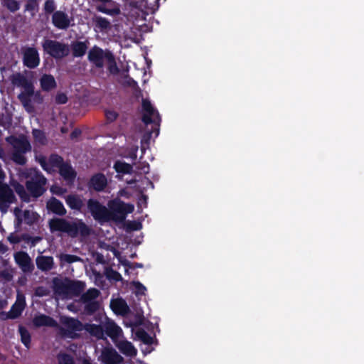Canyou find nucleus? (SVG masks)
<instances>
[{
	"label": "nucleus",
	"mask_w": 364,
	"mask_h": 364,
	"mask_svg": "<svg viewBox=\"0 0 364 364\" xmlns=\"http://www.w3.org/2000/svg\"><path fill=\"white\" fill-rule=\"evenodd\" d=\"M107 205L108 208L95 198H90L87 201L88 212L101 225L110 221L122 223L127 214L134 210L133 205L125 203L119 199L111 200Z\"/></svg>",
	"instance_id": "obj_1"
},
{
	"label": "nucleus",
	"mask_w": 364,
	"mask_h": 364,
	"mask_svg": "<svg viewBox=\"0 0 364 364\" xmlns=\"http://www.w3.org/2000/svg\"><path fill=\"white\" fill-rule=\"evenodd\" d=\"M48 227L51 232H61L73 238L77 237L78 235L89 236L92 230L82 219L70 222L65 218H53L49 220Z\"/></svg>",
	"instance_id": "obj_2"
},
{
	"label": "nucleus",
	"mask_w": 364,
	"mask_h": 364,
	"mask_svg": "<svg viewBox=\"0 0 364 364\" xmlns=\"http://www.w3.org/2000/svg\"><path fill=\"white\" fill-rule=\"evenodd\" d=\"M21 177L26 179V188L34 200L38 199L46 192L48 180L38 168H25L21 172Z\"/></svg>",
	"instance_id": "obj_3"
},
{
	"label": "nucleus",
	"mask_w": 364,
	"mask_h": 364,
	"mask_svg": "<svg viewBox=\"0 0 364 364\" xmlns=\"http://www.w3.org/2000/svg\"><path fill=\"white\" fill-rule=\"evenodd\" d=\"M85 284L79 280H72L68 277L63 279L55 277L52 279V289L58 296L68 297L79 296L84 291Z\"/></svg>",
	"instance_id": "obj_4"
},
{
	"label": "nucleus",
	"mask_w": 364,
	"mask_h": 364,
	"mask_svg": "<svg viewBox=\"0 0 364 364\" xmlns=\"http://www.w3.org/2000/svg\"><path fill=\"white\" fill-rule=\"evenodd\" d=\"M6 141L14 149L11 157V160L17 165L24 166L27 163V159L24 154L30 152L32 149L27 136L24 134L18 136H10L6 138Z\"/></svg>",
	"instance_id": "obj_5"
},
{
	"label": "nucleus",
	"mask_w": 364,
	"mask_h": 364,
	"mask_svg": "<svg viewBox=\"0 0 364 364\" xmlns=\"http://www.w3.org/2000/svg\"><path fill=\"white\" fill-rule=\"evenodd\" d=\"M10 80L13 85L23 88V91L18 95V99L23 107L26 109L31 107V95L33 94L34 89L32 81L21 73L13 74Z\"/></svg>",
	"instance_id": "obj_6"
},
{
	"label": "nucleus",
	"mask_w": 364,
	"mask_h": 364,
	"mask_svg": "<svg viewBox=\"0 0 364 364\" xmlns=\"http://www.w3.org/2000/svg\"><path fill=\"white\" fill-rule=\"evenodd\" d=\"M43 51L55 59H62L68 55V45L51 39H45L42 43Z\"/></svg>",
	"instance_id": "obj_7"
},
{
	"label": "nucleus",
	"mask_w": 364,
	"mask_h": 364,
	"mask_svg": "<svg viewBox=\"0 0 364 364\" xmlns=\"http://www.w3.org/2000/svg\"><path fill=\"white\" fill-rule=\"evenodd\" d=\"M142 109L144 113L142 116V122L146 124H158L161 118L159 113L153 107L149 100H142Z\"/></svg>",
	"instance_id": "obj_8"
},
{
	"label": "nucleus",
	"mask_w": 364,
	"mask_h": 364,
	"mask_svg": "<svg viewBox=\"0 0 364 364\" xmlns=\"http://www.w3.org/2000/svg\"><path fill=\"white\" fill-rule=\"evenodd\" d=\"M23 64L29 69H34L40 64L38 50L34 47H26L22 50Z\"/></svg>",
	"instance_id": "obj_9"
},
{
	"label": "nucleus",
	"mask_w": 364,
	"mask_h": 364,
	"mask_svg": "<svg viewBox=\"0 0 364 364\" xmlns=\"http://www.w3.org/2000/svg\"><path fill=\"white\" fill-rule=\"evenodd\" d=\"M14 259L24 273H31L34 269V265L27 252L23 251L17 252L14 254Z\"/></svg>",
	"instance_id": "obj_10"
},
{
	"label": "nucleus",
	"mask_w": 364,
	"mask_h": 364,
	"mask_svg": "<svg viewBox=\"0 0 364 364\" xmlns=\"http://www.w3.org/2000/svg\"><path fill=\"white\" fill-rule=\"evenodd\" d=\"M107 186V178L102 173L93 174L87 182V188L90 191L96 192L103 191Z\"/></svg>",
	"instance_id": "obj_11"
},
{
	"label": "nucleus",
	"mask_w": 364,
	"mask_h": 364,
	"mask_svg": "<svg viewBox=\"0 0 364 364\" xmlns=\"http://www.w3.org/2000/svg\"><path fill=\"white\" fill-rule=\"evenodd\" d=\"M101 358L104 364H123L124 363L123 357L112 348H105L102 352Z\"/></svg>",
	"instance_id": "obj_12"
},
{
	"label": "nucleus",
	"mask_w": 364,
	"mask_h": 364,
	"mask_svg": "<svg viewBox=\"0 0 364 364\" xmlns=\"http://www.w3.org/2000/svg\"><path fill=\"white\" fill-rule=\"evenodd\" d=\"M52 23L58 29L66 30L70 26V19L65 12L55 11L52 15Z\"/></svg>",
	"instance_id": "obj_13"
},
{
	"label": "nucleus",
	"mask_w": 364,
	"mask_h": 364,
	"mask_svg": "<svg viewBox=\"0 0 364 364\" xmlns=\"http://www.w3.org/2000/svg\"><path fill=\"white\" fill-rule=\"evenodd\" d=\"M88 60L92 63L97 68H102L104 66V58L105 53L104 50L96 46L92 48L88 53Z\"/></svg>",
	"instance_id": "obj_14"
},
{
	"label": "nucleus",
	"mask_w": 364,
	"mask_h": 364,
	"mask_svg": "<svg viewBox=\"0 0 364 364\" xmlns=\"http://www.w3.org/2000/svg\"><path fill=\"white\" fill-rule=\"evenodd\" d=\"M47 209L59 216H64L67 213V210L63 203L55 197H51L46 203Z\"/></svg>",
	"instance_id": "obj_15"
},
{
	"label": "nucleus",
	"mask_w": 364,
	"mask_h": 364,
	"mask_svg": "<svg viewBox=\"0 0 364 364\" xmlns=\"http://www.w3.org/2000/svg\"><path fill=\"white\" fill-rule=\"evenodd\" d=\"M67 205L73 210L83 213L84 202L81 196L77 194H69L65 198Z\"/></svg>",
	"instance_id": "obj_16"
},
{
	"label": "nucleus",
	"mask_w": 364,
	"mask_h": 364,
	"mask_svg": "<svg viewBox=\"0 0 364 364\" xmlns=\"http://www.w3.org/2000/svg\"><path fill=\"white\" fill-rule=\"evenodd\" d=\"M26 306V301L23 296H22V299H20L19 296H18L16 302L12 305L10 311L6 313V319H15L19 317L22 311H23Z\"/></svg>",
	"instance_id": "obj_17"
},
{
	"label": "nucleus",
	"mask_w": 364,
	"mask_h": 364,
	"mask_svg": "<svg viewBox=\"0 0 364 364\" xmlns=\"http://www.w3.org/2000/svg\"><path fill=\"white\" fill-rule=\"evenodd\" d=\"M105 333L109 336L114 343H116L122 335V329L114 321L108 322L105 326Z\"/></svg>",
	"instance_id": "obj_18"
},
{
	"label": "nucleus",
	"mask_w": 364,
	"mask_h": 364,
	"mask_svg": "<svg viewBox=\"0 0 364 364\" xmlns=\"http://www.w3.org/2000/svg\"><path fill=\"white\" fill-rule=\"evenodd\" d=\"M58 172L59 174L63 178V179L66 181L73 182L75 181L77 173L75 169L72 167L70 162H65L62 166L59 167Z\"/></svg>",
	"instance_id": "obj_19"
},
{
	"label": "nucleus",
	"mask_w": 364,
	"mask_h": 364,
	"mask_svg": "<svg viewBox=\"0 0 364 364\" xmlns=\"http://www.w3.org/2000/svg\"><path fill=\"white\" fill-rule=\"evenodd\" d=\"M88 41H75L71 43L72 55L74 58L83 57L88 48Z\"/></svg>",
	"instance_id": "obj_20"
},
{
	"label": "nucleus",
	"mask_w": 364,
	"mask_h": 364,
	"mask_svg": "<svg viewBox=\"0 0 364 364\" xmlns=\"http://www.w3.org/2000/svg\"><path fill=\"white\" fill-rule=\"evenodd\" d=\"M114 343L119 351L126 356L134 357L136 355L137 350L131 342L128 341H117Z\"/></svg>",
	"instance_id": "obj_21"
},
{
	"label": "nucleus",
	"mask_w": 364,
	"mask_h": 364,
	"mask_svg": "<svg viewBox=\"0 0 364 364\" xmlns=\"http://www.w3.org/2000/svg\"><path fill=\"white\" fill-rule=\"evenodd\" d=\"M33 323L37 327L41 326H48V327H55L58 323L57 321L50 316H47L45 314H41L39 316H36L33 318Z\"/></svg>",
	"instance_id": "obj_22"
},
{
	"label": "nucleus",
	"mask_w": 364,
	"mask_h": 364,
	"mask_svg": "<svg viewBox=\"0 0 364 364\" xmlns=\"http://www.w3.org/2000/svg\"><path fill=\"white\" fill-rule=\"evenodd\" d=\"M63 323L70 333L82 331L85 328L80 321L72 317H66L63 321Z\"/></svg>",
	"instance_id": "obj_23"
},
{
	"label": "nucleus",
	"mask_w": 364,
	"mask_h": 364,
	"mask_svg": "<svg viewBox=\"0 0 364 364\" xmlns=\"http://www.w3.org/2000/svg\"><path fill=\"white\" fill-rule=\"evenodd\" d=\"M41 87L43 91L49 92L56 87V81L50 74H43L40 78Z\"/></svg>",
	"instance_id": "obj_24"
},
{
	"label": "nucleus",
	"mask_w": 364,
	"mask_h": 364,
	"mask_svg": "<svg viewBox=\"0 0 364 364\" xmlns=\"http://www.w3.org/2000/svg\"><path fill=\"white\" fill-rule=\"evenodd\" d=\"M92 22L96 31H99L102 32L110 28L109 21L101 16L95 15L92 18Z\"/></svg>",
	"instance_id": "obj_25"
},
{
	"label": "nucleus",
	"mask_w": 364,
	"mask_h": 364,
	"mask_svg": "<svg viewBox=\"0 0 364 364\" xmlns=\"http://www.w3.org/2000/svg\"><path fill=\"white\" fill-rule=\"evenodd\" d=\"M36 265L41 271H49L53 267V258L50 256L38 257L36 258Z\"/></svg>",
	"instance_id": "obj_26"
},
{
	"label": "nucleus",
	"mask_w": 364,
	"mask_h": 364,
	"mask_svg": "<svg viewBox=\"0 0 364 364\" xmlns=\"http://www.w3.org/2000/svg\"><path fill=\"white\" fill-rule=\"evenodd\" d=\"M111 307L115 314L122 316L128 314L129 311L127 302L122 299H119L112 302Z\"/></svg>",
	"instance_id": "obj_27"
},
{
	"label": "nucleus",
	"mask_w": 364,
	"mask_h": 364,
	"mask_svg": "<svg viewBox=\"0 0 364 364\" xmlns=\"http://www.w3.org/2000/svg\"><path fill=\"white\" fill-rule=\"evenodd\" d=\"M14 188L16 194L19 196L22 202L29 203L31 200V196L29 192L27 191L26 186L16 182L14 185Z\"/></svg>",
	"instance_id": "obj_28"
},
{
	"label": "nucleus",
	"mask_w": 364,
	"mask_h": 364,
	"mask_svg": "<svg viewBox=\"0 0 364 364\" xmlns=\"http://www.w3.org/2000/svg\"><path fill=\"white\" fill-rule=\"evenodd\" d=\"M85 329L91 336L96 337L98 339H102L104 337L105 331L101 325L87 323L85 326Z\"/></svg>",
	"instance_id": "obj_29"
},
{
	"label": "nucleus",
	"mask_w": 364,
	"mask_h": 364,
	"mask_svg": "<svg viewBox=\"0 0 364 364\" xmlns=\"http://www.w3.org/2000/svg\"><path fill=\"white\" fill-rule=\"evenodd\" d=\"M114 168L117 173L122 174H130L133 171L132 165L119 160L114 162Z\"/></svg>",
	"instance_id": "obj_30"
},
{
	"label": "nucleus",
	"mask_w": 364,
	"mask_h": 364,
	"mask_svg": "<svg viewBox=\"0 0 364 364\" xmlns=\"http://www.w3.org/2000/svg\"><path fill=\"white\" fill-rule=\"evenodd\" d=\"M105 58L108 61V71L112 75H117L119 72V69L117 65L114 55L111 52L107 51L105 53Z\"/></svg>",
	"instance_id": "obj_31"
},
{
	"label": "nucleus",
	"mask_w": 364,
	"mask_h": 364,
	"mask_svg": "<svg viewBox=\"0 0 364 364\" xmlns=\"http://www.w3.org/2000/svg\"><path fill=\"white\" fill-rule=\"evenodd\" d=\"M100 295V291L95 288L89 289L86 292L82 294L80 297L82 302L93 301Z\"/></svg>",
	"instance_id": "obj_32"
},
{
	"label": "nucleus",
	"mask_w": 364,
	"mask_h": 364,
	"mask_svg": "<svg viewBox=\"0 0 364 364\" xmlns=\"http://www.w3.org/2000/svg\"><path fill=\"white\" fill-rule=\"evenodd\" d=\"M18 332L21 336V341L26 348H29L31 346V337L27 328L23 326H19Z\"/></svg>",
	"instance_id": "obj_33"
},
{
	"label": "nucleus",
	"mask_w": 364,
	"mask_h": 364,
	"mask_svg": "<svg viewBox=\"0 0 364 364\" xmlns=\"http://www.w3.org/2000/svg\"><path fill=\"white\" fill-rule=\"evenodd\" d=\"M136 336L144 344L151 345L154 343V338L144 329L139 328L135 333Z\"/></svg>",
	"instance_id": "obj_34"
},
{
	"label": "nucleus",
	"mask_w": 364,
	"mask_h": 364,
	"mask_svg": "<svg viewBox=\"0 0 364 364\" xmlns=\"http://www.w3.org/2000/svg\"><path fill=\"white\" fill-rule=\"evenodd\" d=\"M85 306L83 312L86 315L91 316L94 314L100 308V304L97 301L82 302Z\"/></svg>",
	"instance_id": "obj_35"
},
{
	"label": "nucleus",
	"mask_w": 364,
	"mask_h": 364,
	"mask_svg": "<svg viewBox=\"0 0 364 364\" xmlns=\"http://www.w3.org/2000/svg\"><path fill=\"white\" fill-rule=\"evenodd\" d=\"M65 163L63 158L58 154H51L48 158V164L52 168H59Z\"/></svg>",
	"instance_id": "obj_36"
},
{
	"label": "nucleus",
	"mask_w": 364,
	"mask_h": 364,
	"mask_svg": "<svg viewBox=\"0 0 364 364\" xmlns=\"http://www.w3.org/2000/svg\"><path fill=\"white\" fill-rule=\"evenodd\" d=\"M1 4L12 13L17 11L20 9V3L17 0H2Z\"/></svg>",
	"instance_id": "obj_37"
},
{
	"label": "nucleus",
	"mask_w": 364,
	"mask_h": 364,
	"mask_svg": "<svg viewBox=\"0 0 364 364\" xmlns=\"http://www.w3.org/2000/svg\"><path fill=\"white\" fill-rule=\"evenodd\" d=\"M32 134L36 141L42 145H45L46 144L47 139L45 132L43 130L34 129L32 131Z\"/></svg>",
	"instance_id": "obj_38"
},
{
	"label": "nucleus",
	"mask_w": 364,
	"mask_h": 364,
	"mask_svg": "<svg viewBox=\"0 0 364 364\" xmlns=\"http://www.w3.org/2000/svg\"><path fill=\"white\" fill-rule=\"evenodd\" d=\"M105 276L109 280H113L114 282H120L122 280V275L111 267L106 268Z\"/></svg>",
	"instance_id": "obj_39"
},
{
	"label": "nucleus",
	"mask_w": 364,
	"mask_h": 364,
	"mask_svg": "<svg viewBox=\"0 0 364 364\" xmlns=\"http://www.w3.org/2000/svg\"><path fill=\"white\" fill-rule=\"evenodd\" d=\"M57 358L58 364H75L73 357L66 353H60Z\"/></svg>",
	"instance_id": "obj_40"
},
{
	"label": "nucleus",
	"mask_w": 364,
	"mask_h": 364,
	"mask_svg": "<svg viewBox=\"0 0 364 364\" xmlns=\"http://www.w3.org/2000/svg\"><path fill=\"white\" fill-rule=\"evenodd\" d=\"M60 259L66 263L72 264L77 262L82 261V259L77 255H70V254H64L60 256Z\"/></svg>",
	"instance_id": "obj_41"
},
{
	"label": "nucleus",
	"mask_w": 364,
	"mask_h": 364,
	"mask_svg": "<svg viewBox=\"0 0 364 364\" xmlns=\"http://www.w3.org/2000/svg\"><path fill=\"white\" fill-rule=\"evenodd\" d=\"M56 6L54 0H46L44 3V12L46 14H53L55 11Z\"/></svg>",
	"instance_id": "obj_42"
},
{
	"label": "nucleus",
	"mask_w": 364,
	"mask_h": 364,
	"mask_svg": "<svg viewBox=\"0 0 364 364\" xmlns=\"http://www.w3.org/2000/svg\"><path fill=\"white\" fill-rule=\"evenodd\" d=\"M38 4L36 0H28V2L25 5V10L31 13L34 15L38 11Z\"/></svg>",
	"instance_id": "obj_43"
},
{
	"label": "nucleus",
	"mask_w": 364,
	"mask_h": 364,
	"mask_svg": "<svg viewBox=\"0 0 364 364\" xmlns=\"http://www.w3.org/2000/svg\"><path fill=\"white\" fill-rule=\"evenodd\" d=\"M105 115L106 117L107 122L112 123L117 119L119 114L114 110L106 109Z\"/></svg>",
	"instance_id": "obj_44"
},
{
	"label": "nucleus",
	"mask_w": 364,
	"mask_h": 364,
	"mask_svg": "<svg viewBox=\"0 0 364 364\" xmlns=\"http://www.w3.org/2000/svg\"><path fill=\"white\" fill-rule=\"evenodd\" d=\"M97 11H100L101 13L108 14V15H113L117 14L119 13V9H107L105 5H99L96 8Z\"/></svg>",
	"instance_id": "obj_45"
},
{
	"label": "nucleus",
	"mask_w": 364,
	"mask_h": 364,
	"mask_svg": "<svg viewBox=\"0 0 364 364\" xmlns=\"http://www.w3.org/2000/svg\"><path fill=\"white\" fill-rule=\"evenodd\" d=\"M31 98H33L34 102L37 104H42L43 102V97L41 95L40 91H35V88L33 89V92L31 95ZM32 100V99H31ZM31 107H29L27 110H28Z\"/></svg>",
	"instance_id": "obj_46"
},
{
	"label": "nucleus",
	"mask_w": 364,
	"mask_h": 364,
	"mask_svg": "<svg viewBox=\"0 0 364 364\" xmlns=\"http://www.w3.org/2000/svg\"><path fill=\"white\" fill-rule=\"evenodd\" d=\"M133 286L135 288L136 294L140 295H144L146 288L140 282H133Z\"/></svg>",
	"instance_id": "obj_47"
},
{
	"label": "nucleus",
	"mask_w": 364,
	"mask_h": 364,
	"mask_svg": "<svg viewBox=\"0 0 364 364\" xmlns=\"http://www.w3.org/2000/svg\"><path fill=\"white\" fill-rule=\"evenodd\" d=\"M49 293L48 288L43 286H39L35 289V294L39 297L48 296Z\"/></svg>",
	"instance_id": "obj_48"
},
{
	"label": "nucleus",
	"mask_w": 364,
	"mask_h": 364,
	"mask_svg": "<svg viewBox=\"0 0 364 364\" xmlns=\"http://www.w3.org/2000/svg\"><path fill=\"white\" fill-rule=\"evenodd\" d=\"M55 102L58 105H64L68 102V97L64 92H58L55 97Z\"/></svg>",
	"instance_id": "obj_49"
},
{
	"label": "nucleus",
	"mask_w": 364,
	"mask_h": 364,
	"mask_svg": "<svg viewBox=\"0 0 364 364\" xmlns=\"http://www.w3.org/2000/svg\"><path fill=\"white\" fill-rule=\"evenodd\" d=\"M123 265L125 266L126 267H128L129 269H134L136 268H142L143 267V264H141V263L131 262L129 261H125L123 263Z\"/></svg>",
	"instance_id": "obj_50"
},
{
	"label": "nucleus",
	"mask_w": 364,
	"mask_h": 364,
	"mask_svg": "<svg viewBox=\"0 0 364 364\" xmlns=\"http://www.w3.org/2000/svg\"><path fill=\"white\" fill-rule=\"evenodd\" d=\"M11 124V119L10 117H5L4 114L0 117V126L4 127H9Z\"/></svg>",
	"instance_id": "obj_51"
},
{
	"label": "nucleus",
	"mask_w": 364,
	"mask_h": 364,
	"mask_svg": "<svg viewBox=\"0 0 364 364\" xmlns=\"http://www.w3.org/2000/svg\"><path fill=\"white\" fill-rule=\"evenodd\" d=\"M36 159L43 170L47 171L48 169L46 158L44 156H39L38 157H36Z\"/></svg>",
	"instance_id": "obj_52"
},
{
	"label": "nucleus",
	"mask_w": 364,
	"mask_h": 364,
	"mask_svg": "<svg viewBox=\"0 0 364 364\" xmlns=\"http://www.w3.org/2000/svg\"><path fill=\"white\" fill-rule=\"evenodd\" d=\"M8 240L12 244H18L21 242L19 237L10 235L8 237Z\"/></svg>",
	"instance_id": "obj_53"
},
{
	"label": "nucleus",
	"mask_w": 364,
	"mask_h": 364,
	"mask_svg": "<svg viewBox=\"0 0 364 364\" xmlns=\"http://www.w3.org/2000/svg\"><path fill=\"white\" fill-rule=\"evenodd\" d=\"M21 213V210L19 208H14V214H15V215L17 218L18 223H21V221H22L21 218L19 216Z\"/></svg>",
	"instance_id": "obj_54"
},
{
	"label": "nucleus",
	"mask_w": 364,
	"mask_h": 364,
	"mask_svg": "<svg viewBox=\"0 0 364 364\" xmlns=\"http://www.w3.org/2000/svg\"><path fill=\"white\" fill-rule=\"evenodd\" d=\"M127 82L129 87H135L138 86L137 82L133 78L131 77L128 79Z\"/></svg>",
	"instance_id": "obj_55"
},
{
	"label": "nucleus",
	"mask_w": 364,
	"mask_h": 364,
	"mask_svg": "<svg viewBox=\"0 0 364 364\" xmlns=\"http://www.w3.org/2000/svg\"><path fill=\"white\" fill-rule=\"evenodd\" d=\"M96 262L100 264H104L105 259L103 255L101 254H98L96 257Z\"/></svg>",
	"instance_id": "obj_56"
},
{
	"label": "nucleus",
	"mask_w": 364,
	"mask_h": 364,
	"mask_svg": "<svg viewBox=\"0 0 364 364\" xmlns=\"http://www.w3.org/2000/svg\"><path fill=\"white\" fill-rule=\"evenodd\" d=\"M7 250V247L0 241V253H4Z\"/></svg>",
	"instance_id": "obj_57"
},
{
	"label": "nucleus",
	"mask_w": 364,
	"mask_h": 364,
	"mask_svg": "<svg viewBox=\"0 0 364 364\" xmlns=\"http://www.w3.org/2000/svg\"><path fill=\"white\" fill-rule=\"evenodd\" d=\"M30 215H31V213H30V211H29V210H25L23 211V217H24V219H25L26 220H28V219H29V218H30Z\"/></svg>",
	"instance_id": "obj_58"
},
{
	"label": "nucleus",
	"mask_w": 364,
	"mask_h": 364,
	"mask_svg": "<svg viewBox=\"0 0 364 364\" xmlns=\"http://www.w3.org/2000/svg\"><path fill=\"white\" fill-rule=\"evenodd\" d=\"M79 133L80 132H77V130H74L73 132H72V133L70 134L71 138H74V137L77 136Z\"/></svg>",
	"instance_id": "obj_59"
},
{
	"label": "nucleus",
	"mask_w": 364,
	"mask_h": 364,
	"mask_svg": "<svg viewBox=\"0 0 364 364\" xmlns=\"http://www.w3.org/2000/svg\"><path fill=\"white\" fill-rule=\"evenodd\" d=\"M4 156V150L0 147V158H2Z\"/></svg>",
	"instance_id": "obj_60"
},
{
	"label": "nucleus",
	"mask_w": 364,
	"mask_h": 364,
	"mask_svg": "<svg viewBox=\"0 0 364 364\" xmlns=\"http://www.w3.org/2000/svg\"><path fill=\"white\" fill-rule=\"evenodd\" d=\"M82 364H92L90 360L85 359Z\"/></svg>",
	"instance_id": "obj_61"
},
{
	"label": "nucleus",
	"mask_w": 364,
	"mask_h": 364,
	"mask_svg": "<svg viewBox=\"0 0 364 364\" xmlns=\"http://www.w3.org/2000/svg\"><path fill=\"white\" fill-rule=\"evenodd\" d=\"M132 229L136 230H138V228L136 226V227H134Z\"/></svg>",
	"instance_id": "obj_62"
},
{
	"label": "nucleus",
	"mask_w": 364,
	"mask_h": 364,
	"mask_svg": "<svg viewBox=\"0 0 364 364\" xmlns=\"http://www.w3.org/2000/svg\"><path fill=\"white\" fill-rule=\"evenodd\" d=\"M32 221H27V224H31Z\"/></svg>",
	"instance_id": "obj_63"
},
{
	"label": "nucleus",
	"mask_w": 364,
	"mask_h": 364,
	"mask_svg": "<svg viewBox=\"0 0 364 364\" xmlns=\"http://www.w3.org/2000/svg\"><path fill=\"white\" fill-rule=\"evenodd\" d=\"M114 252H114V255H117V253H116V252H117V250H114Z\"/></svg>",
	"instance_id": "obj_64"
}]
</instances>
